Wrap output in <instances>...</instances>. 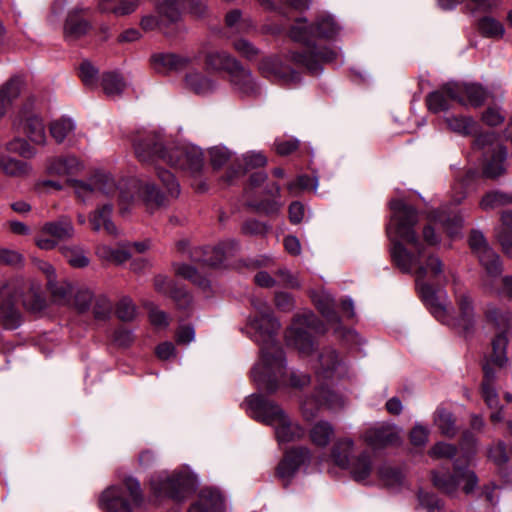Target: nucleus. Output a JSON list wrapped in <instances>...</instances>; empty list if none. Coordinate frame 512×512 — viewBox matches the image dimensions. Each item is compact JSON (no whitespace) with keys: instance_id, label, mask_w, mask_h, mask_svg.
Segmentation results:
<instances>
[{"instance_id":"obj_29","label":"nucleus","mask_w":512,"mask_h":512,"mask_svg":"<svg viewBox=\"0 0 512 512\" xmlns=\"http://www.w3.org/2000/svg\"><path fill=\"white\" fill-rule=\"evenodd\" d=\"M81 11L82 9L75 8L67 15L64 25V36L69 41L79 39L90 29L89 22L80 16L79 13Z\"/></svg>"},{"instance_id":"obj_40","label":"nucleus","mask_w":512,"mask_h":512,"mask_svg":"<svg viewBox=\"0 0 512 512\" xmlns=\"http://www.w3.org/2000/svg\"><path fill=\"white\" fill-rule=\"evenodd\" d=\"M499 276L490 277L486 273L483 279L485 288L493 293L512 298V276H505L499 279Z\"/></svg>"},{"instance_id":"obj_59","label":"nucleus","mask_w":512,"mask_h":512,"mask_svg":"<svg viewBox=\"0 0 512 512\" xmlns=\"http://www.w3.org/2000/svg\"><path fill=\"white\" fill-rule=\"evenodd\" d=\"M489 458L499 467L505 465L509 459H512V445L507 451L505 444L499 441L489 450Z\"/></svg>"},{"instance_id":"obj_13","label":"nucleus","mask_w":512,"mask_h":512,"mask_svg":"<svg viewBox=\"0 0 512 512\" xmlns=\"http://www.w3.org/2000/svg\"><path fill=\"white\" fill-rule=\"evenodd\" d=\"M474 148L482 150L486 156L483 166V175L486 178L496 179L505 173L504 162L507 152L495 133L488 132L478 135L474 140Z\"/></svg>"},{"instance_id":"obj_39","label":"nucleus","mask_w":512,"mask_h":512,"mask_svg":"<svg viewBox=\"0 0 512 512\" xmlns=\"http://www.w3.org/2000/svg\"><path fill=\"white\" fill-rule=\"evenodd\" d=\"M226 29L231 34L246 33L252 28V20L243 18L240 10H232L225 16Z\"/></svg>"},{"instance_id":"obj_6","label":"nucleus","mask_w":512,"mask_h":512,"mask_svg":"<svg viewBox=\"0 0 512 512\" xmlns=\"http://www.w3.org/2000/svg\"><path fill=\"white\" fill-rule=\"evenodd\" d=\"M280 329L279 321L273 316L270 309L266 308L258 312V332L266 339L263 347L262 366L271 373L268 380L270 390H276L279 387L280 380L284 375V355L276 335ZM264 375V371H262Z\"/></svg>"},{"instance_id":"obj_16","label":"nucleus","mask_w":512,"mask_h":512,"mask_svg":"<svg viewBox=\"0 0 512 512\" xmlns=\"http://www.w3.org/2000/svg\"><path fill=\"white\" fill-rule=\"evenodd\" d=\"M445 90L452 100L464 106L478 107L483 104L487 97L484 88L475 83L450 82L446 84Z\"/></svg>"},{"instance_id":"obj_12","label":"nucleus","mask_w":512,"mask_h":512,"mask_svg":"<svg viewBox=\"0 0 512 512\" xmlns=\"http://www.w3.org/2000/svg\"><path fill=\"white\" fill-rule=\"evenodd\" d=\"M28 284L22 278H13L0 285V320L8 329H15L20 325L21 316L17 308Z\"/></svg>"},{"instance_id":"obj_17","label":"nucleus","mask_w":512,"mask_h":512,"mask_svg":"<svg viewBox=\"0 0 512 512\" xmlns=\"http://www.w3.org/2000/svg\"><path fill=\"white\" fill-rule=\"evenodd\" d=\"M363 439L369 446L381 448L397 443L399 431L395 425L378 423L365 431Z\"/></svg>"},{"instance_id":"obj_42","label":"nucleus","mask_w":512,"mask_h":512,"mask_svg":"<svg viewBox=\"0 0 512 512\" xmlns=\"http://www.w3.org/2000/svg\"><path fill=\"white\" fill-rule=\"evenodd\" d=\"M96 255L105 261L114 262L117 264H121L127 261L131 254L127 248L124 246H119L117 248H112L108 245L101 244L96 248Z\"/></svg>"},{"instance_id":"obj_7","label":"nucleus","mask_w":512,"mask_h":512,"mask_svg":"<svg viewBox=\"0 0 512 512\" xmlns=\"http://www.w3.org/2000/svg\"><path fill=\"white\" fill-rule=\"evenodd\" d=\"M150 486L157 498H169L181 502L195 490L196 479L187 470L171 473L163 471L152 476Z\"/></svg>"},{"instance_id":"obj_37","label":"nucleus","mask_w":512,"mask_h":512,"mask_svg":"<svg viewBox=\"0 0 512 512\" xmlns=\"http://www.w3.org/2000/svg\"><path fill=\"white\" fill-rule=\"evenodd\" d=\"M185 85L196 94H207L215 87L212 80L197 71H192L186 74Z\"/></svg>"},{"instance_id":"obj_51","label":"nucleus","mask_w":512,"mask_h":512,"mask_svg":"<svg viewBox=\"0 0 512 512\" xmlns=\"http://www.w3.org/2000/svg\"><path fill=\"white\" fill-rule=\"evenodd\" d=\"M6 152L14 153L25 159H31L36 156V149L25 139L14 138L3 146Z\"/></svg>"},{"instance_id":"obj_46","label":"nucleus","mask_w":512,"mask_h":512,"mask_svg":"<svg viewBox=\"0 0 512 512\" xmlns=\"http://www.w3.org/2000/svg\"><path fill=\"white\" fill-rule=\"evenodd\" d=\"M47 286L55 302L64 304L69 301L72 294V286L69 282L64 279L58 281L55 278L49 280Z\"/></svg>"},{"instance_id":"obj_60","label":"nucleus","mask_w":512,"mask_h":512,"mask_svg":"<svg viewBox=\"0 0 512 512\" xmlns=\"http://www.w3.org/2000/svg\"><path fill=\"white\" fill-rule=\"evenodd\" d=\"M418 500L420 505L428 512H440L444 507L443 501L433 493L420 491Z\"/></svg>"},{"instance_id":"obj_5","label":"nucleus","mask_w":512,"mask_h":512,"mask_svg":"<svg viewBox=\"0 0 512 512\" xmlns=\"http://www.w3.org/2000/svg\"><path fill=\"white\" fill-rule=\"evenodd\" d=\"M476 443L477 440L472 433L465 432L463 434L461 448L465 450V460L462 462L460 458H457L454 461V472L452 474L433 470L431 476L434 487L449 496L456 495L462 482L464 483L463 491L466 494L471 493L475 489L478 478L473 471L466 469L465 466L468 464L471 455L475 452Z\"/></svg>"},{"instance_id":"obj_48","label":"nucleus","mask_w":512,"mask_h":512,"mask_svg":"<svg viewBox=\"0 0 512 512\" xmlns=\"http://www.w3.org/2000/svg\"><path fill=\"white\" fill-rule=\"evenodd\" d=\"M478 30L482 36L487 38H501L505 32L502 23L490 16L479 19Z\"/></svg>"},{"instance_id":"obj_44","label":"nucleus","mask_w":512,"mask_h":512,"mask_svg":"<svg viewBox=\"0 0 512 512\" xmlns=\"http://www.w3.org/2000/svg\"><path fill=\"white\" fill-rule=\"evenodd\" d=\"M445 122L450 130L463 136L472 134L477 128V123L473 118L466 116L446 117Z\"/></svg>"},{"instance_id":"obj_25","label":"nucleus","mask_w":512,"mask_h":512,"mask_svg":"<svg viewBox=\"0 0 512 512\" xmlns=\"http://www.w3.org/2000/svg\"><path fill=\"white\" fill-rule=\"evenodd\" d=\"M456 302L458 306V315L456 316L455 325L463 329L465 332L471 331L476 323L473 301L471 297L460 292L456 295Z\"/></svg>"},{"instance_id":"obj_23","label":"nucleus","mask_w":512,"mask_h":512,"mask_svg":"<svg viewBox=\"0 0 512 512\" xmlns=\"http://www.w3.org/2000/svg\"><path fill=\"white\" fill-rule=\"evenodd\" d=\"M5 149L0 145V171L7 177L26 179L32 172L33 167L30 163L11 157L5 154Z\"/></svg>"},{"instance_id":"obj_10","label":"nucleus","mask_w":512,"mask_h":512,"mask_svg":"<svg viewBox=\"0 0 512 512\" xmlns=\"http://www.w3.org/2000/svg\"><path fill=\"white\" fill-rule=\"evenodd\" d=\"M311 329L316 333H324L323 323L311 311L296 314L291 326L285 332V341L288 346L295 348L303 355H309L314 349V342L307 331Z\"/></svg>"},{"instance_id":"obj_45","label":"nucleus","mask_w":512,"mask_h":512,"mask_svg":"<svg viewBox=\"0 0 512 512\" xmlns=\"http://www.w3.org/2000/svg\"><path fill=\"white\" fill-rule=\"evenodd\" d=\"M445 88L446 84L443 85L439 90L428 94L426 98L428 109L433 113H438L449 109V100L452 99L448 95V92L445 90Z\"/></svg>"},{"instance_id":"obj_52","label":"nucleus","mask_w":512,"mask_h":512,"mask_svg":"<svg viewBox=\"0 0 512 512\" xmlns=\"http://www.w3.org/2000/svg\"><path fill=\"white\" fill-rule=\"evenodd\" d=\"M232 82L237 88L245 94L254 92L253 76L250 71L245 70L240 65L232 74Z\"/></svg>"},{"instance_id":"obj_64","label":"nucleus","mask_w":512,"mask_h":512,"mask_svg":"<svg viewBox=\"0 0 512 512\" xmlns=\"http://www.w3.org/2000/svg\"><path fill=\"white\" fill-rule=\"evenodd\" d=\"M319 362L324 372H332L339 364L338 354L331 348L324 349L319 356Z\"/></svg>"},{"instance_id":"obj_14","label":"nucleus","mask_w":512,"mask_h":512,"mask_svg":"<svg viewBox=\"0 0 512 512\" xmlns=\"http://www.w3.org/2000/svg\"><path fill=\"white\" fill-rule=\"evenodd\" d=\"M469 245L488 276L496 277L501 275L502 263L500 257L489 246L482 232L472 230L469 236Z\"/></svg>"},{"instance_id":"obj_19","label":"nucleus","mask_w":512,"mask_h":512,"mask_svg":"<svg viewBox=\"0 0 512 512\" xmlns=\"http://www.w3.org/2000/svg\"><path fill=\"white\" fill-rule=\"evenodd\" d=\"M310 459V450L306 447L293 448L285 453L277 467V474L282 480H289L306 461Z\"/></svg>"},{"instance_id":"obj_15","label":"nucleus","mask_w":512,"mask_h":512,"mask_svg":"<svg viewBox=\"0 0 512 512\" xmlns=\"http://www.w3.org/2000/svg\"><path fill=\"white\" fill-rule=\"evenodd\" d=\"M13 125L21 130L33 143L37 145H44L46 143L43 120L30 109V104H26L19 111L13 121Z\"/></svg>"},{"instance_id":"obj_63","label":"nucleus","mask_w":512,"mask_h":512,"mask_svg":"<svg viewBox=\"0 0 512 512\" xmlns=\"http://www.w3.org/2000/svg\"><path fill=\"white\" fill-rule=\"evenodd\" d=\"M98 70L88 61L80 65L79 76L85 86L95 87L97 83Z\"/></svg>"},{"instance_id":"obj_49","label":"nucleus","mask_w":512,"mask_h":512,"mask_svg":"<svg viewBox=\"0 0 512 512\" xmlns=\"http://www.w3.org/2000/svg\"><path fill=\"white\" fill-rule=\"evenodd\" d=\"M175 273L178 276L183 277L184 279H187L194 283L195 285H198L202 289H207L210 286L209 280L201 275L193 266L186 265V264H177L174 266Z\"/></svg>"},{"instance_id":"obj_55","label":"nucleus","mask_w":512,"mask_h":512,"mask_svg":"<svg viewBox=\"0 0 512 512\" xmlns=\"http://www.w3.org/2000/svg\"><path fill=\"white\" fill-rule=\"evenodd\" d=\"M116 315L121 321L124 322H130L136 318V306L129 297H123L118 302L116 307Z\"/></svg>"},{"instance_id":"obj_18","label":"nucleus","mask_w":512,"mask_h":512,"mask_svg":"<svg viewBox=\"0 0 512 512\" xmlns=\"http://www.w3.org/2000/svg\"><path fill=\"white\" fill-rule=\"evenodd\" d=\"M113 204L111 202L99 203L96 209L88 216L91 228L95 232L104 231L111 236L118 235V229L112 221Z\"/></svg>"},{"instance_id":"obj_57","label":"nucleus","mask_w":512,"mask_h":512,"mask_svg":"<svg viewBox=\"0 0 512 512\" xmlns=\"http://www.w3.org/2000/svg\"><path fill=\"white\" fill-rule=\"evenodd\" d=\"M232 46L234 50L247 61L256 60V48L252 42L245 38L239 37L233 40Z\"/></svg>"},{"instance_id":"obj_33","label":"nucleus","mask_w":512,"mask_h":512,"mask_svg":"<svg viewBox=\"0 0 512 512\" xmlns=\"http://www.w3.org/2000/svg\"><path fill=\"white\" fill-rule=\"evenodd\" d=\"M75 128V121L69 117H60L49 124L50 134L58 144L63 143Z\"/></svg>"},{"instance_id":"obj_31","label":"nucleus","mask_w":512,"mask_h":512,"mask_svg":"<svg viewBox=\"0 0 512 512\" xmlns=\"http://www.w3.org/2000/svg\"><path fill=\"white\" fill-rule=\"evenodd\" d=\"M206 64L213 70H223L232 74L239 62L226 51H211L206 55Z\"/></svg>"},{"instance_id":"obj_4","label":"nucleus","mask_w":512,"mask_h":512,"mask_svg":"<svg viewBox=\"0 0 512 512\" xmlns=\"http://www.w3.org/2000/svg\"><path fill=\"white\" fill-rule=\"evenodd\" d=\"M68 182L73 187L77 198L83 203L92 201L100 203L105 198L112 199L117 196L121 214H124L134 201V195L129 188L130 182L117 183L107 173H96L87 181L69 179Z\"/></svg>"},{"instance_id":"obj_53","label":"nucleus","mask_w":512,"mask_h":512,"mask_svg":"<svg viewBox=\"0 0 512 512\" xmlns=\"http://www.w3.org/2000/svg\"><path fill=\"white\" fill-rule=\"evenodd\" d=\"M318 178H310L308 175H299L295 180L287 184L288 192L293 196H298L304 190L312 188L314 191L318 188Z\"/></svg>"},{"instance_id":"obj_43","label":"nucleus","mask_w":512,"mask_h":512,"mask_svg":"<svg viewBox=\"0 0 512 512\" xmlns=\"http://www.w3.org/2000/svg\"><path fill=\"white\" fill-rule=\"evenodd\" d=\"M182 2L183 0H158L157 9L160 16L170 24L178 23L181 20Z\"/></svg>"},{"instance_id":"obj_27","label":"nucleus","mask_w":512,"mask_h":512,"mask_svg":"<svg viewBox=\"0 0 512 512\" xmlns=\"http://www.w3.org/2000/svg\"><path fill=\"white\" fill-rule=\"evenodd\" d=\"M129 188L139 193V196L148 207H161L166 204L165 195L152 183L130 181Z\"/></svg>"},{"instance_id":"obj_26","label":"nucleus","mask_w":512,"mask_h":512,"mask_svg":"<svg viewBox=\"0 0 512 512\" xmlns=\"http://www.w3.org/2000/svg\"><path fill=\"white\" fill-rule=\"evenodd\" d=\"M190 62V58L174 53H159L152 56L154 69L160 73L184 70Z\"/></svg>"},{"instance_id":"obj_28","label":"nucleus","mask_w":512,"mask_h":512,"mask_svg":"<svg viewBox=\"0 0 512 512\" xmlns=\"http://www.w3.org/2000/svg\"><path fill=\"white\" fill-rule=\"evenodd\" d=\"M258 71H260L265 77L272 75L283 78L287 82H298L300 75L298 72L281 65L276 59L263 58L261 63L258 64Z\"/></svg>"},{"instance_id":"obj_38","label":"nucleus","mask_w":512,"mask_h":512,"mask_svg":"<svg viewBox=\"0 0 512 512\" xmlns=\"http://www.w3.org/2000/svg\"><path fill=\"white\" fill-rule=\"evenodd\" d=\"M350 469L352 477L355 481L365 480L371 473L372 462L370 455L363 452L358 457L350 460Z\"/></svg>"},{"instance_id":"obj_41","label":"nucleus","mask_w":512,"mask_h":512,"mask_svg":"<svg viewBox=\"0 0 512 512\" xmlns=\"http://www.w3.org/2000/svg\"><path fill=\"white\" fill-rule=\"evenodd\" d=\"M256 166V156L254 153H247L243 156V164L239 163L237 166H231L226 174L223 176V181L227 184H232L236 179L242 177L248 171L254 169Z\"/></svg>"},{"instance_id":"obj_24","label":"nucleus","mask_w":512,"mask_h":512,"mask_svg":"<svg viewBox=\"0 0 512 512\" xmlns=\"http://www.w3.org/2000/svg\"><path fill=\"white\" fill-rule=\"evenodd\" d=\"M236 249V243L232 240L222 242L214 247H206L201 249L203 257L195 255L194 258L197 261H201L209 266H218L224 262L227 258L233 256Z\"/></svg>"},{"instance_id":"obj_21","label":"nucleus","mask_w":512,"mask_h":512,"mask_svg":"<svg viewBox=\"0 0 512 512\" xmlns=\"http://www.w3.org/2000/svg\"><path fill=\"white\" fill-rule=\"evenodd\" d=\"M83 163L75 156L51 157L46 161V170L50 175L73 176L83 171Z\"/></svg>"},{"instance_id":"obj_2","label":"nucleus","mask_w":512,"mask_h":512,"mask_svg":"<svg viewBox=\"0 0 512 512\" xmlns=\"http://www.w3.org/2000/svg\"><path fill=\"white\" fill-rule=\"evenodd\" d=\"M305 19H298L290 28L289 36L305 46V51H294L290 59L298 66L304 67L311 74H318L322 63L332 62L336 59V52L330 48H318L314 45V39L331 38L338 32V26L329 15H320L313 25H306Z\"/></svg>"},{"instance_id":"obj_30","label":"nucleus","mask_w":512,"mask_h":512,"mask_svg":"<svg viewBox=\"0 0 512 512\" xmlns=\"http://www.w3.org/2000/svg\"><path fill=\"white\" fill-rule=\"evenodd\" d=\"M42 232L51 236L56 241H65L74 236L75 229L68 217H61L56 221L47 222L43 226Z\"/></svg>"},{"instance_id":"obj_3","label":"nucleus","mask_w":512,"mask_h":512,"mask_svg":"<svg viewBox=\"0 0 512 512\" xmlns=\"http://www.w3.org/2000/svg\"><path fill=\"white\" fill-rule=\"evenodd\" d=\"M133 145L137 158L142 162L162 160L192 176L198 175L204 165V155L200 148L194 145H164L161 136L156 133L137 137Z\"/></svg>"},{"instance_id":"obj_32","label":"nucleus","mask_w":512,"mask_h":512,"mask_svg":"<svg viewBox=\"0 0 512 512\" xmlns=\"http://www.w3.org/2000/svg\"><path fill=\"white\" fill-rule=\"evenodd\" d=\"M101 86L108 97L114 98L123 93L127 83L119 73L106 72L101 77Z\"/></svg>"},{"instance_id":"obj_34","label":"nucleus","mask_w":512,"mask_h":512,"mask_svg":"<svg viewBox=\"0 0 512 512\" xmlns=\"http://www.w3.org/2000/svg\"><path fill=\"white\" fill-rule=\"evenodd\" d=\"M334 436V428L327 421H318L309 432L311 442L318 447H326Z\"/></svg>"},{"instance_id":"obj_35","label":"nucleus","mask_w":512,"mask_h":512,"mask_svg":"<svg viewBox=\"0 0 512 512\" xmlns=\"http://www.w3.org/2000/svg\"><path fill=\"white\" fill-rule=\"evenodd\" d=\"M354 442L352 439L343 438L335 442L331 456L339 467L346 468L350 465V456L353 451Z\"/></svg>"},{"instance_id":"obj_1","label":"nucleus","mask_w":512,"mask_h":512,"mask_svg":"<svg viewBox=\"0 0 512 512\" xmlns=\"http://www.w3.org/2000/svg\"><path fill=\"white\" fill-rule=\"evenodd\" d=\"M393 215L391 221L400 240H392L390 254L395 266L403 273L415 275L423 301L429 306L431 313L439 321L447 322V309L441 305L435 295L433 287L425 280H435L441 277L444 264L433 254L425 255L424 248L419 240L415 226L419 216L415 208L402 200H393L390 203Z\"/></svg>"},{"instance_id":"obj_8","label":"nucleus","mask_w":512,"mask_h":512,"mask_svg":"<svg viewBox=\"0 0 512 512\" xmlns=\"http://www.w3.org/2000/svg\"><path fill=\"white\" fill-rule=\"evenodd\" d=\"M485 318L487 325L495 333L491 341V359L495 364L504 366L508 361L506 348L512 335V313L494 305H488L485 309Z\"/></svg>"},{"instance_id":"obj_22","label":"nucleus","mask_w":512,"mask_h":512,"mask_svg":"<svg viewBox=\"0 0 512 512\" xmlns=\"http://www.w3.org/2000/svg\"><path fill=\"white\" fill-rule=\"evenodd\" d=\"M224 508L225 503L221 493L215 489L205 488L200 491L188 512H223Z\"/></svg>"},{"instance_id":"obj_62","label":"nucleus","mask_w":512,"mask_h":512,"mask_svg":"<svg viewBox=\"0 0 512 512\" xmlns=\"http://www.w3.org/2000/svg\"><path fill=\"white\" fill-rule=\"evenodd\" d=\"M112 312V303L104 295H99L95 298L93 306V314L96 319L105 320Z\"/></svg>"},{"instance_id":"obj_11","label":"nucleus","mask_w":512,"mask_h":512,"mask_svg":"<svg viewBox=\"0 0 512 512\" xmlns=\"http://www.w3.org/2000/svg\"><path fill=\"white\" fill-rule=\"evenodd\" d=\"M258 420L275 426L276 436L280 442H290L304 437L305 430L292 422L277 405L258 395Z\"/></svg>"},{"instance_id":"obj_58","label":"nucleus","mask_w":512,"mask_h":512,"mask_svg":"<svg viewBox=\"0 0 512 512\" xmlns=\"http://www.w3.org/2000/svg\"><path fill=\"white\" fill-rule=\"evenodd\" d=\"M438 221L442 224L447 234L451 237L456 236L463 226V218L458 214H454L452 216L439 214Z\"/></svg>"},{"instance_id":"obj_47","label":"nucleus","mask_w":512,"mask_h":512,"mask_svg":"<svg viewBox=\"0 0 512 512\" xmlns=\"http://www.w3.org/2000/svg\"><path fill=\"white\" fill-rule=\"evenodd\" d=\"M510 203H512V195L495 190L486 193L479 205L482 210H491Z\"/></svg>"},{"instance_id":"obj_54","label":"nucleus","mask_w":512,"mask_h":512,"mask_svg":"<svg viewBox=\"0 0 512 512\" xmlns=\"http://www.w3.org/2000/svg\"><path fill=\"white\" fill-rule=\"evenodd\" d=\"M435 423L443 435L449 437L455 435V422L452 414L449 411L445 409H438L436 411Z\"/></svg>"},{"instance_id":"obj_20","label":"nucleus","mask_w":512,"mask_h":512,"mask_svg":"<svg viewBox=\"0 0 512 512\" xmlns=\"http://www.w3.org/2000/svg\"><path fill=\"white\" fill-rule=\"evenodd\" d=\"M282 207L280 186L276 183L267 185L258 197V217L266 216L273 219L280 214Z\"/></svg>"},{"instance_id":"obj_36","label":"nucleus","mask_w":512,"mask_h":512,"mask_svg":"<svg viewBox=\"0 0 512 512\" xmlns=\"http://www.w3.org/2000/svg\"><path fill=\"white\" fill-rule=\"evenodd\" d=\"M314 302L317 306V309L322 314L323 317L326 318L327 322L330 324H339L340 318L335 310L336 303L334 298L327 293H322L316 298H314Z\"/></svg>"},{"instance_id":"obj_50","label":"nucleus","mask_w":512,"mask_h":512,"mask_svg":"<svg viewBox=\"0 0 512 512\" xmlns=\"http://www.w3.org/2000/svg\"><path fill=\"white\" fill-rule=\"evenodd\" d=\"M62 254L68 263L75 268H83L88 266L89 258L86 256L81 246H64L61 248Z\"/></svg>"},{"instance_id":"obj_61","label":"nucleus","mask_w":512,"mask_h":512,"mask_svg":"<svg viewBox=\"0 0 512 512\" xmlns=\"http://www.w3.org/2000/svg\"><path fill=\"white\" fill-rule=\"evenodd\" d=\"M157 175L162 184L166 187L167 193L172 197H178L180 194V185L174 175L163 169H158Z\"/></svg>"},{"instance_id":"obj_56","label":"nucleus","mask_w":512,"mask_h":512,"mask_svg":"<svg viewBox=\"0 0 512 512\" xmlns=\"http://www.w3.org/2000/svg\"><path fill=\"white\" fill-rule=\"evenodd\" d=\"M22 81L19 78H11L0 87V96L7 100L8 104L18 98L21 93Z\"/></svg>"},{"instance_id":"obj_9","label":"nucleus","mask_w":512,"mask_h":512,"mask_svg":"<svg viewBox=\"0 0 512 512\" xmlns=\"http://www.w3.org/2000/svg\"><path fill=\"white\" fill-rule=\"evenodd\" d=\"M140 483L127 477L122 486H111L99 497V506L108 512H133V507L142 502Z\"/></svg>"}]
</instances>
